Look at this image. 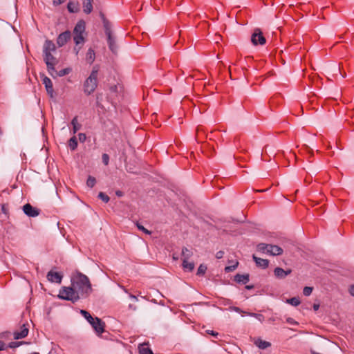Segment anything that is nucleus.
<instances>
[{
	"label": "nucleus",
	"instance_id": "nucleus-1",
	"mask_svg": "<svg viewBox=\"0 0 354 354\" xmlns=\"http://www.w3.org/2000/svg\"><path fill=\"white\" fill-rule=\"evenodd\" d=\"M71 285L80 298H87L93 291L88 277L77 270L71 276Z\"/></svg>",
	"mask_w": 354,
	"mask_h": 354
},
{
	"label": "nucleus",
	"instance_id": "nucleus-31",
	"mask_svg": "<svg viewBox=\"0 0 354 354\" xmlns=\"http://www.w3.org/2000/svg\"><path fill=\"white\" fill-rule=\"evenodd\" d=\"M269 245L270 244H266V243H259L257 245V250L259 251L267 253L268 249L269 248Z\"/></svg>",
	"mask_w": 354,
	"mask_h": 354
},
{
	"label": "nucleus",
	"instance_id": "nucleus-52",
	"mask_svg": "<svg viewBox=\"0 0 354 354\" xmlns=\"http://www.w3.org/2000/svg\"><path fill=\"white\" fill-rule=\"evenodd\" d=\"M319 304H315L313 305V309H314V310L317 311V310L319 309Z\"/></svg>",
	"mask_w": 354,
	"mask_h": 354
},
{
	"label": "nucleus",
	"instance_id": "nucleus-16",
	"mask_svg": "<svg viewBox=\"0 0 354 354\" xmlns=\"http://www.w3.org/2000/svg\"><path fill=\"white\" fill-rule=\"evenodd\" d=\"M254 344L259 348V349H266L268 347L271 346V343L265 340H263L260 337L255 338L254 339Z\"/></svg>",
	"mask_w": 354,
	"mask_h": 354
},
{
	"label": "nucleus",
	"instance_id": "nucleus-21",
	"mask_svg": "<svg viewBox=\"0 0 354 354\" xmlns=\"http://www.w3.org/2000/svg\"><path fill=\"white\" fill-rule=\"evenodd\" d=\"M102 22L105 34L106 37H109V35H111L113 34L111 30V23L106 19H104V21H102Z\"/></svg>",
	"mask_w": 354,
	"mask_h": 354
},
{
	"label": "nucleus",
	"instance_id": "nucleus-5",
	"mask_svg": "<svg viewBox=\"0 0 354 354\" xmlns=\"http://www.w3.org/2000/svg\"><path fill=\"white\" fill-rule=\"evenodd\" d=\"M80 313L89 322L97 335H101L104 333L105 323L102 322L101 319L97 317L93 318L91 314L85 310H81Z\"/></svg>",
	"mask_w": 354,
	"mask_h": 354
},
{
	"label": "nucleus",
	"instance_id": "nucleus-47",
	"mask_svg": "<svg viewBox=\"0 0 354 354\" xmlns=\"http://www.w3.org/2000/svg\"><path fill=\"white\" fill-rule=\"evenodd\" d=\"M115 194L118 196V197H122L123 196V192L120 190H117L115 192Z\"/></svg>",
	"mask_w": 354,
	"mask_h": 354
},
{
	"label": "nucleus",
	"instance_id": "nucleus-38",
	"mask_svg": "<svg viewBox=\"0 0 354 354\" xmlns=\"http://www.w3.org/2000/svg\"><path fill=\"white\" fill-rule=\"evenodd\" d=\"M248 315H250V316H252V317H254L255 318L259 319L260 322H263V320L264 319L263 315H261V314L250 313H248Z\"/></svg>",
	"mask_w": 354,
	"mask_h": 354
},
{
	"label": "nucleus",
	"instance_id": "nucleus-13",
	"mask_svg": "<svg viewBox=\"0 0 354 354\" xmlns=\"http://www.w3.org/2000/svg\"><path fill=\"white\" fill-rule=\"evenodd\" d=\"M106 37L109 48L113 54L116 55L118 53V46L116 44L115 38L113 36V34Z\"/></svg>",
	"mask_w": 354,
	"mask_h": 354
},
{
	"label": "nucleus",
	"instance_id": "nucleus-23",
	"mask_svg": "<svg viewBox=\"0 0 354 354\" xmlns=\"http://www.w3.org/2000/svg\"><path fill=\"white\" fill-rule=\"evenodd\" d=\"M182 266L185 270L189 272L192 271L194 268V263L193 262H188L187 260H183Z\"/></svg>",
	"mask_w": 354,
	"mask_h": 354
},
{
	"label": "nucleus",
	"instance_id": "nucleus-37",
	"mask_svg": "<svg viewBox=\"0 0 354 354\" xmlns=\"http://www.w3.org/2000/svg\"><path fill=\"white\" fill-rule=\"evenodd\" d=\"M136 226H137V227H138L140 230L142 231V232H143L144 233H145L146 234H151V232L149 230H148L147 229H146L143 225H140V223H136Z\"/></svg>",
	"mask_w": 354,
	"mask_h": 354
},
{
	"label": "nucleus",
	"instance_id": "nucleus-50",
	"mask_svg": "<svg viewBox=\"0 0 354 354\" xmlns=\"http://www.w3.org/2000/svg\"><path fill=\"white\" fill-rule=\"evenodd\" d=\"M245 288L247 290H252L254 288V285H246Z\"/></svg>",
	"mask_w": 354,
	"mask_h": 354
},
{
	"label": "nucleus",
	"instance_id": "nucleus-34",
	"mask_svg": "<svg viewBox=\"0 0 354 354\" xmlns=\"http://www.w3.org/2000/svg\"><path fill=\"white\" fill-rule=\"evenodd\" d=\"M98 198L103 201L104 203H108L110 200L109 197L103 192L98 194Z\"/></svg>",
	"mask_w": 354,
	"mask_h": 354
},
{
	"label": "nucleus",
	"instance_id": "nucleus-6",
	"mask_svg": "<svg viewBox=\"0 0 354 354\" xmlns=\"http://www.w3.org/2000/svg\"><path fill=\"white\" fill-rule=\"evenodd\" d=\"M58 297L73 303H75L80 299V296H79L72 285L71 287H62L59 290Z\"/></svg>",
	"mask_w": 354,
	"mask_h": 354
},
{
	"label": "nucleus",
	"instance_id": "nucleus-19",
	"mask_svg": "<svg viewBox=\"0 0 354 354\" xmlns=\"http://www.w3.org/2000/svg\"><path fill=\"white\" fill-rule=\"evenodd\" d=\"M93 0H83L82 2V7H83V11L86 14H90L93 10V5H92Z\"/></svg>",
	"mask_w": 354,
	"mask_h": 354
},
{
	"label": "nucleus",
	"instance_id": "nucleus-33",
	"mask_svg": "<svg viewBox=\"0 0 354 354\" xmlns=\"http://www.w3.org/2000/svg\"><path fill=\"white\" fill-rule=\"evenodd\" d=\"M207 270V266L204 264H201L198 268L196 274L198 276L204 275Z\"/></svg>",
	"mask_w": 354,
	"mask_h": 354
},
{
	"label": "nucleus",
	"instance_id": "nucleus-3",
	"mask_svg": "<svg viewBox=\"0 0 354 354\" xmlns=\"http://www.w3.org/2000/svg\"><path fill=\"white\" fill-rule=\"evenodd\" d=\"M86 29V24L83 19L78 21L77 24L75 25L73 29V41L76 46L79 44H83L85 41V39L83 36V33L85 32ZM80 47L75 46L74 48V50L75 51V54L77 55Z\"/></svg>",
	"mask_w": 354,
	"mask_h": 354
},
{
	"label": "nucleus",
	"instance_id": "nucleus-55",
	"mask_svg": "<svg viewBox=\"0 0 354 354\" xmlns=\"http://www.w3.org/2000/svg\"><path fill=\"white\" fill-rule=\"evenodd\" d=\"M100 15L102 21H104V19H106L104 15L102 12L100 13Z\"/></svg>",
	"mask_w": 354,
	"mask_h": 354
},
{
	"label": "nucleus",
	"instance_id": "nucleus-49",
	"mask_svg": "<svg viewBox=\"0 0 354 354\" xmlns=\"http://www.w3.org/2000/svg\"><path fill=\"white\" fill-rule=\"evenodd\" d=\"M207 333L213 336H217L218 333L214 332V330H207Z\"/></svg>",
	"mask_w": 354,
	"mask_h": 354
},
{
	"label": "nucleus",
	"instance_id": "nucleus-53",
	"mask_svg": "<svg viewBox=\"0 0 354 354\" xmlns=\"http://www.w3.org/2000/svg\"><path fill=\"white\" fill-rule=\"evenodd\" d=\"M129 297H130V298H131V299H133L134 301H138V298H137V297H136V296H135V295H133L130 294V295H129Z\"/></svg>",
	"mask_w": 354,
	"mask_h": 354
},
{
	"label": "nucleus",
	"instance_id": "nucleus-4",
	"mask_svg": "<svg viewBox=\"0 0 354 354\" xmlns=\"http://www.w3.org/2000/svg\"><path fill=\"white\" fill-rule=\"evenodd\" d=\"M97 73L98 68L97 66H95L90 75L84 83V92L86 95H91L96 89L97 86Z\"/></svg>",
	"mask_w": 354,
	"mask_h": 354
},
{
	"label": "nucleus",
	"instance_id": "nucleus-51",
	"mask_svg": "<svg viewBox=\"0 0 354 354\" xmlns=\"http://www.w3.org/2000/svg\"><path fill=\"white\" fill-rule=\"evenodd\" d=\"M110 90L112 92H116L117 91V86L114 85L113 86H111Z\"/></svg>",
	"mask_w": 354,
	"mask_h": 354
},
{
	"label": "nucleus",
	"instance_id": "nucleus-48",
	"mask_svg": "<svg viewBox=\"0 0 354 354\" xmlns=\"http://www.w3.org/2000/svg\"><path fill=\"white\" fill-rule=\"evenodd\" d=\"M349 292H350L351 295L354 296V285H352L350 287Z\"/></svg>",
	"mask_w": 354,
	"mask_h": 354
},
{
	"label": "nucleus",
	"instance_id": "nucleus-30",
	"mask_svg": "<svg viewBox=\"0 0 354 354\" xmlns=\"http://www.w3.org/2000/svg\"><path fill=\"white\" fill-rule=\"evenodd\" d=\"M26 344H28V343L26 342H24V341H22V342H11L9 343L8 347L10 348H15L20 346L21 345Z\"/></svg>",
	"mask_w": 354,
	"mask_h": 354
},
{
	"label": "nucleus",
	"instance_id": "nucleus-9",
	"mask_svg": "<svg viewBox=\"0 0 354 354\" xmlns=\"http://www.w3.org/2000/svg\"><path fill=\"white\" fill-rule=\"evenodd\" d=\"M71 33L69 30H66L61 34L57 38V44L59 47L64 46L68 40L71 39Z\"/></svg>",
	"mask_w": 354,
	"mask_h": 354
},
{
	"label": "nucleus",
	"instance_id": "nucleus-57",
	"mask_svg": "<svg viewBox=\"0 0 354 354\" xmlns=\"http://www.w3.org/2000/svg\"><path fill=\"white\" fill-rule=\"evenodd\" d=\"M174 259H177L178 258H176V256H174Z\"/></svg>",
	"mask_w": 354,
	"mask_h": 354
},
{
	"label": "nucleus",
	"instance_id": "nucleus-12",
	"mask_svg": "<svg viewBox=\"0 0 354 354\" xmlns=\"http://www.w3.org/2000/svg\"><path fill=\"white\" fill-rule=\"evenodd\" d=\"M42 82L45 86L47 93L51 98H53L54 97V90L52 81L48 77L44 76L42 80Z\"/></svg>",
	"mask_w": 354,
	"mask_h": 354
},
{
	"label": "nucleus",
	"instance_id": "nucleus-17",
	"mask_svg": "<svg viewBox=\"0 0 354 354\" xmlns=\"http://www.w3.org/2000/svg\"><path fill=\"white\" fill-rule=\"evenodd\" d=\"M234 280L238 283L246 284L250 280V275L249 274H236L234 277Z\"/></svg>",
	"mask_w": 354,
	"mask_h": 354
},
{
	"label": "nucleus",
	"instance_id": "nucleus-36",
	"mask_svg": "<svg viewBox=\"0 0 354 354\" xmlns=\"http://www.w3.org/2000/svg\"><path fill=\"white\" fill-rule=\"evenodd\" d=\"M313 288L312 287L306 286L303 290V293L305 296H309L311 295Z\"/></svg>",
	"mask_w": 354,
	"mask_h": 354
},
{
	"label": "nucleus",
	"instance_id": "nucleus-26",
	"mask_svg": "<svg viewBox=\"0 0 354 354\" xmlns=\"http://www.w3.org/2000/svg\"><path fill=\"white\" fill-rule=\"evenodd\" d=\"M140 354H153L151 348L146 346V344H142L139 346Z\"/></svg>",
	"mask_w": 354,
	"mask_h": 354
},
{
	"label": "nucleus",
	"instance_id": "nucleus-45",
	"mask_svg": "<svg viewBox=\"0 0 354 354\" xmlns=\"http://www.w3.org/2000/svg\"><path fill=\"white\" fill-rule=\"evenodd\" d=\"M63 1V0H53V3L54 6H57L62 3Z\"/></svg>",
	"mask_w": 354,
	"mask_h": 354
},
{
	"label": "nucleus",
	"instance_id": "nucleus-28",
	"mask_svg": "<svg viewBox=\"0 0 354 354\" xmlns=\"http://www.w3.org/2000/svg\"><path fill=\"white\" fill-rule=\"evenodd\" d=\"M71 124L73 125V133H75L78 130H80L81 125L78 124L77 118L75 117L71 121Z\"/></svg>",
	"mask_w": 354,
	"mask_h": 354
},
{
	"label": "nucleus",
	"instance_id": "nucleus-2",
	"mask_svg": "<svg viewBox=\"0 0 354 354\" xmlns=\"http://www.w3.org/2000/svg\"><path fill=\"white\" fill-rule=\"evenodd\" d=\"M55 50L56 46L55 44L51 40H46L43 47V56L50 75H53V72L55 71V66L58 63L57 59L52 54Z\"/></svg>",
	"mask_w": 354,
	"mask_h": 354
},
{
	"label": "nucleus",
	"instance_id": "nucleus-56",
	"mask_svg": "<svg viewBox=\"0 0 354 354\" xmlns=\"http://www.w3.org/2000/svg\"><path fill=\"white\" fill-rule=\"evenodd\" d=\"M266 190H257V192H265Z\"/></svg>",
	"mask_w": 354,
	"mask_h": 354
},
{
	"label": "nucleus",
	"instance_id": "nucleus-20",
	"mask_svg": "<svg viewBox=\"0 0 354 354\" xmlns=\"http://www.w3.org/2000/svg\"><path fill=\"white\" fill-rule=\"evenodd\" d=\"M71 71V68H66L59 71H57L55 69V71L53 72V75H50L53 78H56L57 77H63L64 75H68Z\"/></svg>",
	"mask_w": 354,
	"mask_h": 354
},
{
	"label": "nucleus",
	"instance_id": "nucleus-40",
	"mask_svg": "<svg viewBox=\"0 0 354 354\" xmlns=\"http://www.w3.org/2000/svg\"><path fill=\"white\" fill-rule=\"evenodd\" d=\"M78 138H79V140L81 142H84L86 139V134L85 133H80L78 134Z\"/></svg>",
	"mask_w": 354,
	"mask_h": 354
},
{
	"label": "nucleus",
	"instance_id": "nucleus-14",
	"mask_svg": "<svg viewBox=\"0 0 354 354\" xmlns=\"http://www.w3.org/2000/svg\"><path fill=\"white\" fill-rule=\"evenodd\" d=\"M291 272H292V270L290 269H288L286 270H284L281 268L277 267L274 270V274L278 279H284L288 274H290L291 273Z\"/></svg>",
	"mask_w": 354,
	"mask_h": 354
},
{
	"label": "nucleus",
	"instance_id": "nucleus-15",
	"mask_svg": "<svg viewBox=\"0 0 354 354\" xmlns=\"http://www.w3.org/2000/svg\"><path fill=\"white\" fill-rule=\"evenodd\" d=\"M283 253V249L276 245H269V248L268 249L267 254H269L272 256L281 255Z\"/></svg>",
	"mask_w": 354,
	"mask_h": 354
},
{
	"label": "nucleus",
	"instance_id": "nucleus-32",
	"mask_svg": "<svg viewBox=\"0 0 354 354\" xmlns=\"http://www.w3.org/2000/svg\"><path fill=\"white\" fill-rule=\"evenodd\" d=\"M287 302L294 306H297L300 304V300L298 297H292L288 299Z\"/></svg>",
	"mask_w": 354,
	"mask_h": 354
},
{
	"label": "nucleus",
	"instance_id": "nucleus-24",
	"mask_svg": "<svg viewBox=\"0 0 354 354\" xmlns=\"http://www.w3.org/2000/svg\"><path fill=\"white\" fill-rule=\"evenodd\" d=\"M193 255V252L188 248L184 247L182 249L183 260H188Z\"/></svg>",
	"mask_w": 354,
	"mask_h": 354
},
{
	"label": "nucleus",
	"instance_id": "nucleus-43",
	"mask_svg": "<svg viewBox=\"0 0 354 354\" xmlns=\"http://www.w3.org/2000/svg\"><path fill=\"white\" fill-rule=\"evenodd\" d=\"M286 322L290 324H297V322H295L292 318L291 317H288L287 319H286Z\"/></svg>",
	"mask_w": 354,
	"mask_h": 354
},
{
	"label": "nucleus",
	"instance_id": "nucleus-41",
	"mask_svg": "<svg viewBox=\"0 0 354 354\" xmlns=\"http://www.w3.org/2000/svg\"><path fill=\"white\" fill-rule=\"evenodd\" d=\"M230 309L236 313H244L240 308L236 306L230 307Z\"/></svg>",
	"mask_w": 354,
	"mask_h": 354
},
{
	"label": "nucleus",
	"instance_id": "nucleus-11",
	"mask_svg": "<svg viewBox=\"0 0 354 354\" xmlns=\"http://www.w3.org/2000/svg\"><path fill=\"white\" fill-rule=\"evenodd\" d=\"M28 328L26 324H23L21 326L20 330H16L14 332V339H19L26 337L28 334Z\"/></svg>",
	"mask_w": 354,
	"mask_h": 354
},
{
	"label": "nucleus",
	"instance_id": "nucleus-7",
	"mask_svg": "<svg viewBox=\"0 0 354 354\" xmlns=\"http://www.w3.org/2000/svg\"><path fill=\"white\" fill-rule=\"evenodd\" d=\"M251 42L253 45L258 44L263 45L266 42V38L263 37L261 30L259 28H256L251 36Z\"/></svg>",
	"mask_w": 354,
	"mask_h": 354
},
{
	"label": "nucleus",
	"instance_id": "nucleus-29",
	"mask_svg": "<svg viewBox=\"0 0 354 354\" xmlns=\"http://www.w3.org/2000/svg\"><path fill=\"white\" fill-rule=\"evenodd\" d=\"M96 183V179L95 177L92 176H88L87 180H86V185L90 187L93 188Z\"/></svg>",
	"mask_w": 354,
	"mask_h": 354
},
{
	"label": "nucleus",
	"instance_id": "nucleus-8",
	"mask_svg": "<svg viewBox=\"0 0 354 354\" xmlns=\"http://www.w3.org/2000/svg\"><path fill=\"white\" fill-rule=\"evenodd\" d=\"M23 211L29 217H36L40 212L39 209L32 207L30 203H26L23 206Z\"/></svg>",
	"mask_w": 354,
	"mask_h": 354
},
{
	"label": "nucleus",
	"instance_id": "nucleus-54",
	"mask_svg": "<svg viewBox=\"0 0 354 354\" xmlns=\"http://www.w3.org/2000/svg\"><path fill=\"white\" fill-rule=\"evenodd\" d=\"M129 308L133 310H136V306L132 305V304H129Z\"/></svg>",
	"mask_w": 354,
	"mask_h": 354
},
{
	"label": "nucleus",
	"instance_id": "nucleus-39",
	"mask_svg": "<svg viewBox=\"0 0 354 354\" xmlns=\"http://www.w3.org/2000/svg\"><path fill=\"white\" fill-rule=\"evenodd\" d=\"M102 162L105 165H108L109 163V156L107 153H103L102 156Z\"/></svg>",
	"mask_w": 354,
	"mask_h": 354
},
{
	"label": "nucleus",
	"instance_id": "nucleus-18",
	"mask_svg": "<svg viewBox=\"0 0 354 354\" xmlns=\"http://www.w3.org/2000/svg\"><path fill=\"white\" fill-rule=\"evenodd\" d=\"M252 258H253L254 261H255L257 266H259L261 268H263V269L268 267L269 261L268 259L259 258V257H256L255 255H253Z\"/></svg>",
	"mask_w": 354,
	"mask_h": 354
},
{
	"label": "nucleus",
	"instance_id": "nucleus-25",
	"mask_svg": "<svg viewBox=\"0 0 354 354\" xmlns=\"http://www.w3.org/2000/svg\"><path fill=\"white\" fill-rule=\"evenodd\" d=\"M67 8L69 12L74 13L78 11L77 4L72 1H69L67 5Z\"/></svg>",
	"mask_w": 354,
	"mask_h": 354
},
{
	"label": "nucleus",
	"instance_id": "nucleus-22",
	"mask_svg": "<svg viewBox=\"0 0 354 354\" xmlns=\"http://www.w3.org/2000/svg\"><path fill=\"white\" fill-rule=\"evenodd\" d=\"M95 58V52L92 48H89L86 53V60L88 63L91 64Z\"/></svg>",
	"mask_w": 354,
	"mask_h": 354
},
{
	"label": "nucleus",
	"instance_id": "nucleus-27",
	"mask_svg": "<svg viewBox=\"0 0 354 354\" xmlns=\"http://www.w3.org/2000/svg\"><path fill=\"white\" fill-rule=\"evenodd\" d=\"M68 146L72 151H74L77 147V140L75 136L72 137L68 140Z\"/></svg>",
	"mask_w": 354,
	"mask_h": 354
},
{
	"label": "nucleus",
	"instance_id": "nucleus-46",
	"mask_svg": "<svg viewBox=\"0 0 354 354\" xmlns=\"http://www.w3.org/2000/svg\"><path fill=\"white\" fill-rule=\"evenodd\" d=\"M333 72H339L340 74V68H339V66H337V65H334L333 66Z\"/></svg>",
	"mask_w": 354,
	"mask_h": 354
},
{
	"label": "nucleus",
	"instance_id": "nucleus-10",
	"mask_svg": "<svg viewBox=\"0 0 354 354\" xmlns=\"http://www.w3.org/2000/svg\"><path fill=\"white\" fill-rule=\"evenodd\" d=\"M46 277L52 283H61L63 275L59 272L50 270L48 272Z\"/></svg>",
	"mask_w": 354,
	"mask_h": 354
},
{
	"label": "nucleus",
	"instance_id": "nucleus-35",
	"mask_svg": "<svg viewBox=\"0 0 354 354\" xmlns=\"http://www.w3.org/2000/svg\"><path fill=\"white\" fill-rule=\"evenodd\" d=\"M238 265H239V262L236 261L233 266H226L225 268V271L226 272H232L237 268Z\"/></svg>",
	"mask_w": 354,
	"mask_h": 354
},
{
	"label": "nucleus",
	"instance_id": "nucleus-44",
	"mask_svg": "<svg viewBox=\"0 0 354 354\" xmlns=\"http://www.w3.org/2000/svg\"><path fill=\"white\" fill-rule=\"evenodd\" d=\"M6 348V346L4 342L0 341V351H3Z\"/></svg>",
	"mask_w": 354,
	"mask_h": 354
},
{
	"label": "nucleus",
	"instance_id": "nucleus-58",
	"mask_svg": "<svg viewBox=\"0 0 354 354\" xmlns=\"http://www.w3.org/2000/svg\"><path fill=\"white\" fill-rule=\"evenodd\" d=\"M174 259H177L178 258H176V256H174Z\"/></svg>",
	"mask_w": 354,
	"mask_h": 354
},
{
	"label": "nucleus",
	"instance_id": "nucleus-42",
	"mask_svg": "<svg viewBox=\"0 0 354 354\" xmlns=\"http://www.w3.org/2000/svg\"><path fill=\"white\" fill-rule=\"evenodd\" d=\"M223 255H224V252H223V251H222V250H220V251H218V252H216V257L217 259H221V258H223Z\"/></svg>",
	"mask_w": 354,
	"mask_h": 354
}]
</instances>
